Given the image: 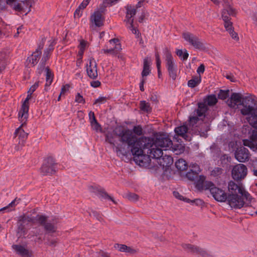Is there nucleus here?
I'll return each mask as SVG.
<instances>
[{
    "mask_svg": "<svg viewBox=\"0 0 257 257\" xmlns=\"http://www.w3.org/2000/svg\"><path fill=\"white\" fill-rule=\"evenodd\" d=\"M90 125L92 128L96 132H98V131L101 132L102 131L101 125L98 122L97 120L91 122Z\"/></svg>",
    "mask_w": 257,
    "mask_h": 257,
    "instance_id": "50",
    "label": "nucleus"
},
{
    "mask_svg": "<svg viewBox=\"0 0 257 257\" xmlns=\"http://www.w3.org/2000/svg\"><path fill=\"white\" fill-rule=\"evenodd\" d=\"M89 215L91 216L92 215L93 217H95L97 220H98L99 221H102L103 219L102 217V215L98 212L92 210L91 211V213H89Z\"/></svg>",
    "mask_w": 257,
    "mask_h": 257,
    "instance_id": "48",
    "label": "nucleus"
},
{
    "mask_svg": "<svg viewBox=\"0 0 257 257\" xmlns=\"http://www.w3.org/2000/svg\"><path fill=\"white\" fill-rule=\"evenodd\" d=\"M243 97L241 93H232L229 99L227 101L228 105L230 107H234L237 103L241 104Z\"/></svg>",
    "mask_w": 257,
    "mask_h": 257,
    "instance_id": "20",
    "label": "nucleus"
},
{
    "mask_svg": "<svg viewBox=\"0 0 257 257\" xmlns=\"http://www.w3.org/2000/svg\"><path fill=\"white\" fill-rule=\"evenodd\" d=\"M205 179L206 177L204 175H200L199 176V179H198L195 183V187L198 190L202 191L203 190H209V189H206V186L207 183L209 181H205Z\"/></svg>",
    "mask_w": 257,
    "mask_h": 257,
    "instance_id": "25",
    "label": "nucleus"
},
{
    "mask_svg": "<svg viewBox=\"0 0 257 257\" xmlns=\"http://www.w3.org/2000/svg\"><path fill=\"white\" fill-rule=\"evenodd\" d=\"M173 145L171 147V149L175 153L176 155H179L183 153L185 150V146L184 144L181 143L178 137L174 136L173 138Z\"/></svg>",
    "mask_w": 257,
    "mask_h": 257,
    "instance_id": "17",
    "label": "nucleus"
},
{
    "mask_svg": "<svg viewBox=\"0 0 257 257\" xmlns=\"http://www.w3.org/2000/svg\"><path fill=\"white\" fill-rule=\"evenodd\" d=\"M195 254H199L202 257H209V254L203 248L197 246Z\"/></svg>",
    "mask_w": 257,
    "mask_h": 257,
    "instance_id": "45",
    "label": "nucleus"
},
{
    "mask_svg": "<svg viewBox=\"0 0 257 257\" xmlns=\"http://www.w3.org/2000/svg\"><path fill=\"white\" fill-rule=\"evenodd\" d=\"M26 119H25L24 121V123H22L21 126H20L18 128H17L15 132V137H18L19 140V144L21 145V146H24L25 144L26 140L27 139L29 134L25 132L23 128V126L24 125Z\"/></svg>",
    "mask_w": 257,
    "mask_h": 257,
    "instance_id": "16",
    "label": "nucleus"
},
{
    "mask_svg": "<svg viewBox=\"0 0 257 257\" xmlns=\"http://www.w3.org/2000/svg\"><path fill=\"white\" fill-rule=\"evenodd\" d=\"M109 42L111 44H115V46L113 48L115 54H117L121 50V46L119 42V40L117 38H113L109 41Z\"/></svg>",
    "mask_w": 257,
    "mask_h": 257,
    "instance_id": "36",
    "label": "nucleus"
},
{
    "mask_svg": "<svg viewBox=\"0 0 257 257\" xmlns=\"http://www.w3.org/2000/svg\"><path fill=\"white\" fill-rule=\"evenodd\" d=\"M116 246H117V247L118 248L119 251L121 252L130 253H134L136 252L134 249L124 244H119L117 243L114 245V247H116Z\"/></svg>",
    "mask_w": 257,
    "mask_h": 257,
    "instance_id": "37",
    "label": "nucleus"
},
{
    "mask_svg": "<svg viewBox=\"0 0 257 257\" xmlns=\"http://www.w3.org/2000/svg\"><path fill=\"white\" fill-rule=\"evenodd\" d=\"M235 159L239 162H245L248 161L250 157L247 149L242 147L238 149L234 153Z\"/></svg>",
    "mask_w": 257,
    "mask_h": 257,
    "instance_id": "13",
    "label": "nucleus"
},
{
    "mask_svg": "<svg viewBox=\"0 0 257 257\" xmlns=\"http://www.w3.org/2000/svg\"><path fill=\"white\" fill-rule=\"evenodd\" d=\"M70 85L68 84L63 85L60 92V95H64L65 93L69 90Z\"/></svg>",
    "mask_w": 257,
    "mask_h": 257,
    "instance_id": "63",
    "label": "nucleus"
},
{
    "mask_svg": "<svg viewBox=\"0 0 257 257\" xmlns=\"http://www.w3.org/2000/svg\"><path fill=\"white\" fill-rule=\"evenodd\" d=\"M105 141L115 149L117 156L123 158L131 154L136 163H142V160L140 159L143 157V149L150 141L146 137L138 139L132 130L122 126L116 128L112 132L106 133Z\"/></svg>",
    "mask_w": 257,
    "mask_h": 257,
    "instance_id": "1",
    "label": "nucleus"
},
{
    "mask_svg": "<svg viewBox=\"0 0 257 257\" xmlns=\"http://www.w3.org/2000/svg\"><path fill=\"white\" fill-rule=\"evenodd\" d=\"M39 81H37L36 82L34 85H33L29 89V90H28V92L27 93H32L36 90V89L39 86Z\"/></svg>",
    "mask_w": 257,
    "mask_h": 257,
    "instance_id": "60",
    "label": "nucleus"
},
{
    "mask_svg": "<svg viewBox=\"0 0 257 257\" xmlns=\"http://www.w3.org/2000/svg\"><path fill=\"white\" fill-rule=\"evenodd\" d=\"M86 72L88 76L92 79H95L97 77V63L94 59L89 60V64L86 65Z\"/></svg>",
    "mask_w": 257,
    "mask_h": 257,
    "instance_id": "14",
    "label": "nucleus"
},
{
    "mask_svg": "<svg viewBox=\"0 0 257 257\" xmlns=\"http://www.w3.org/2000/svg\"><path fill=\"white\" fill-rule=\"evenodd\" d=\"M186 176L188 180L194 181L198 177V174L196 172L191 170L186 174Z\"/></svg>",
    "mask_w": 257,
    "mask_h": 257,
    "instance_id": "43",
    "label": "nucleus"
},
{
    "mask_svg": "<svg viewBox=\"0 0 257 257\" xmlns=\"http://www.w3.org/2000/svg\"><path fill=\"white\" fill-rule=\"evenodd\" d=\"M126 14L134 18V16L136 14L137 10L134 6L131 5H127L126 7Z\"/></svg>",
    "mask_w": 257,
    "mask_h": 257,
    "instance_id": "44",
    "label": "nucleus"
},
{
    "mask_svg": "<svg viewBox=\"0 0 257 257\" xmlns=\"http://www.w3.org/2000/svg\"><path fill=\"white\" fill-rule=\"evenodd\" d=\"M199 120V118L196 116H190L189 117L190 123L192 125H194L195 124H196Z\"/></svg>",
    "mask_w": 257,
    "mask_h": 257,
    "instance_id": "62",
    "label": "nucleus"
},
{
    "mask_svg": "<svg viewBox=\"0 0 257 257\" xmlns=\"http://www.w3.org/2000/svg\"><path fill=\"white\" fill-rule=\"evenodd\" d=\"M46 62H43L41 60L40 63H39L37 68V72L39 74H41L44 70H46Z\"/></svg>",
    "mask_w": 257,
    "mask_h": 257,
    "instance_id": "51",
    "label": "nucleus"
},
{
    "mask_svg": "<svg viewBox=\"0 0 257 257\" xmlns=\"http://www.w3.org/2000/svg\"><path fill=\"white\" fill-rule=\"evenodd\" d=\"M11 8L15 11L18 12H22L23 10V7L20 3H15Z\"/></svg>",
    "mask_w": 257,
    "mask_h": 257,
    "instance_id": "56",
    "label": "nucleus"
},
{
    "mask_svg": "<svg viewBox=\"0 0 257 257\" xmlns=\"http://www.w3.org/2000/svg\"><path fill=\"white\" fill-rule=\"evenodd\" d=\"M56 165L55 159L52 157L49 156L44 159L40 168V172L43 176H51L56 172Z\"/></svg>",
    "mask_w": 257,
    "mask_h": 257,
    "instance_id": "5",
    "label": "nucleus"
},
{
    "mask_svg": "<svg viewBox=\"0 0 257 257\" xmlns=\"http://www.w3.org/2000/svg\"><path fill=\"white\" fill-rule=\"evenodd\" d=\"M126 198L131 201H136L139 199V196L134 193H128L126 194Z\"/></svg>",
    "mask_w": 257,
    "mask_h": 257,
    "instance_id": "52",
    "label": "nucleus"
},
{
    "mask_svg": "<svg viewBox=\"0 0 257 257\" xmlns=\"http://www.w3.org/2000/svg\"><path fill=\"white\" fill-rule=\"evenodd\" d=\"M247 172V168L244 164H238L233 166L231 171V176L234 180L240 181L246 177Z\"/></svg>",
    "mask_w": 257,
    "mask_h": 257,
    "instance_id": "10",
    "label": "nucleus"
},
{
    "mask_svg": "<svg viewBox=\"0 0 257 257\" xmlns=\"http://www.w3.org/2000/svg\"><path fill=\"white\" fill-rule=\"evenodd\" d=\"M29 99H25V101L23 103L21 107V109L19 112V120L23 122L25 119H27L28 116V111L29 108Z\"/></svg>",
    "mask_w": 257,
    "mask_h": 257,
    "instance_id": "19",
    "label": "nucleus"
},
{
    "mask_svg": "<svg viewBox=\"0 0 257 257\" xmlns=\"http://www.w3.org/2000/svg\"><path fill=\"white\" fill-rule=\"evenodd\" d=\"M183 248L188 252L191 253H195L196 252V245L191 244H184L182 245Z\"/></svg>",
    "mask_w": 257,
    "mask_h": 257,
    "instance_id": "42",
    "label": "nucleus"
},
{
    "mask_svg": "<svg viewBox=\"0 0 257 257\" xmlns=\"http://www.w3.org/2000/svg\"><path fill=\"white\" fill-rule=\"evenodd\" d=\"M173 163V158L170 156L165 155L162 158L159 159L158 163L163 168L166 169L170 167Z\"/></svg>",
    "mask_w": 257,
    "mask_h": 257,
    "instance_id": "24",
    "label": "nucleus"
},
{
    "mask_svg": "<svg viewBox=\"0 0 257 257\" xmlns=\"http://www.w3.org/2000/svg\"><path fill=\"white\" fill-rule=\"evenodd\" d=\"M97 192L100 195L101 197L104 199L111 200L114 204H116V201L113 199L112 197L109 196L108 193L105 191L104 189H97Z\"/></svg>",
    "mask_w": 257,
    "mask_h": 257,
    "instance_id": "38",
    "label": "nucleus"
},
{
    "mask_svg": "<svg viewBox=\"0 0 257 257\" xmlns=\"http://www.w3.org/2000/svg\"><path fill=\"white\" fill-rule=\"evenodd\" d=\"M223 169L222 168L215 167L210 171V175L211 177H213L216 179H218L221 178V176L223 174Z\"/></svg>",
    "mask_w": 257,
    "mask_h": 257,
    "instance_id": "32",
    "label": "nucleus"
},
{
    "mask_svg": "<svg viewBox=\"0 0 257 257\" xmlns=\"http://www.w3.org/2000/svg\"><path fill=\"white\" fill-rule=\"evenodd\" d=\"M254 96L249 95L243 97L241 105L243 108L240 109L241 113L243 115H248V121L253 128L257 127V101Z\"/></svg>",
    "mask_w": 257,
    "mask_h": 257,
    "instance_id": "2",
    "label": "nucleus"
},
{
    "mask_svg": "<svg viewBox=\"0 0 257 257\" xmlns=\"http://www.w3.org/2000/svg\"><path fill=\"white\" fill-rule=\"evenodd\" d=\"M45 40L46 39L45 38H42L36 51L27 58L25 62L26 67H34L38 63L42 54L41 50L44 47Z\"/></svg>",
    "mask_w": 257,
    "mask_h": 257,
    "instance_id": "7",
    "label": "nucleus"
},
{
    "mask_svg": "<svg viewBox=\"0 0 257 257\" xmlns=\"http://www.w3.org/2000/svg\"><path fill=\"white\" fill-rule=\"evenodd\" d=\"M133 134L138 136H141L143 134V128L140 125L134 126L132 130Z\"/></svg>",
    "mask_w": 257,
    "mask_h": 257,
    "instance_id": "46",
    "label": "nucleus"
},
{
    "mask_svg": "<svg viewBox=\"0 0 257 257\" xmlns=\"http://www.w3.org/2000/svg\"><path fill=\"white\" fill-rule=\"evenodd\" d=\"M13 248L16 251L17 253L23 257H32V253L29 250L21 245L14 244Z\"/></svg>",
    "mask_w": 257,
    "mask_h": 257,
    "instance_id": "22",
    "label": "nucleus"
},
{
    "mask_svg": "<svg viewBox=\"0 0 257 257\" xmlns=\"http://www.w3.org/2000/svg\"><path fill=\"white\" fill-rule=\"evenodd\" d=\"M90 0H83V1L78 6L79 9L84 10L88 5Z\"/></svg>",
    "mask_w": 257,
    "mask_h": 257,
    "instance_id": "64",
    "label": "nucleus"
},
{
    "mask_svg": "<svg viewBox=\"0 0 257 257\" xmlns=\"http://www.w3.org/2000/svg\"><path fill=\"white\" fill-rule=\"evenodd\" d=\"M201 81L200 76L193 77L192 79L188 81V86L191 88H194L197 86Z\"/></svg>",
    "mask_w": 257,
    "mask_h": 257,
    "instance_id": "35",
    "label": "nucleus"
},
{
    "mask_svg": "<svg viewBox=\"0 0 257 257\" xmlns=\"http://www.w3.org/2000/svg\"><path fill=\"white\" fill-rule=\"evenodd\" d=\"M150 63L151 59L150 58L147 57L144 58L143 63V70L142 72V76L143 78L148 76L150 73Z\"/></svg>",
    "mask_w": 257,
    "mask_h": 257,
    "instance_id": "26",
    "label": "nucleus"
},
{
    "mask_svg": "<svg viewBox=\"0 0 257 257\" xmlns=\"http://www.w3.org/2000/svg\"><path fill=\"white\" fill-rule=\"evenodd\" d=\"M206 189H209L213 198L217 201L225 202L227 199V194L223 190L215 186L212 182L206 184Z\"/></svg>",
    "mask_w": 257,
    "mask_h": 257,
    "instance_id": "8",
    "label": "nucleus"
},
{
    "mask_svg": "<svg viewBox=\"0 0 257 257\" xmlns=\"http://www.w3.org/2000/svg\"><path fill=\"white\" fill-rule=\"evenodd\" d=\"M44 229L47 233H54L56 231L57 227L53 224L50 222H47L44 226Z\"/></svg>",
    "mask_w": 257,
    "mask_h": 257,
    "instance_id": "39",
    "label": "nucleus"
},
{
    "mask_svg": "<svg viewBox=\"0 0 257 257\" xmlns=\"http://www.w3.org/2000/svg\"><path fill=\"white\" fill-rule=\"evenodd\" d=\"M124 22L126 23H129L130 26H133V24L134 23V18L126 13L125 19L124 20Z\"/></svg>",
    "mask_w": 257,
    "mask_h": 257,
    "instance_id": "57",
    "label": "nucleus"
},
{
    "mask_svg": "<svg viewBox=\"0 0 257 257\" xmlns=\"http://www.w3.org/2000/svg\"><path fill=\"white\" fill-rule=\"evenodd\" d=\"M241 192V193H240V194L241 195V197H243L246 201H248L250 202L252 199V197L249 193L246 191L243 188H242Z\"/></svg>",
    "mask_w": 257,
    "mask_h": 257,
    "instance_id": "49",
    "label": "nucleus"
},
{
    "mask_svg": "<svg viewBox=\"0 0 257 257\" xmlns=\"http://www.w3.org/2000/svg\"><path fill=\"white\" fill-rule=\"evenodd\" d=\"M9 54V52L7 50H3L0 51V68L1 69L5 68Z\"/></svg>",
    "mask_w": 257,
    "mask_h": 257,
    "instance_id": "28",
    "label": "nucleus"
},
{
    "mask_svg": "<svg viewBox=\"0 0 257 257\" xmlns=\"http://www.w3.org/2000/svg\"><path fill=\"white\" fill-rule=\"evenodd\" d=\"M242 186L236 184L233 181H230L228 183V195L238 194L241 193Z\"/></svg>",
    "mask_w": 257,
    "mask_h": 257,
    "instance_id": "23",
    "label": "nucleus"
},
{
    "mask_svg": "<svg viewBox=\"0 0 257 257\" xmlns=\"http://www.w3.org/2000/svg\"><path fill=\"white\" fill-rule=\"evenodd\" d=\"M47 219V217L44 215H39L37 216V220L39 222L40 225H42L43 227L46 225L47 223L46 222Z\"/></svg>",
    "mask_w": 257,
    "mask_h": 257,
    "instance_id": "47",
    "label": "nucleus"
},
{
    "mask_svg": "<svg viewBox=\"0 0 257 257\" xmlns=\"http://www.w3.org/2000/svg\"><path fill=\"white\" fill-rule=\"evenodd\" d=\"M143 157H142V163L138 162L136 163L140 166H146L148 164L149 161H151L150 158L156 159L158 161H159V159L162 158L163 157V151L162 149L158 148V147H155L154 146L152 147H144L143 149Z\"/></svg>",
    "mask_w": 257,
    "mask_h": 257,
    "instance_id": "3",
    "label": "nucleus"
},
{
    "mask_svg": "<svg viewBox=\"0 0 257 257\" xmlns=\"http://www.w3.org/2000/svg\"><path fill=\"white\" fill-rule=\"evenodd\" d=\"M175 166L178 171H183L187 169L188 165L183 159H180L175 162Z\"/></svg>",
    "mask_w": 257,
    "mask_h": 257,
    "instance_id": "33",
    "label": "nucleus"
},
{
    "mask_svg": "<svg viewBox=\"0 0 257 257\" xmlns=\"http://www.w3.org/2000/svg\"><path fill=\"white\" fill-rule=\"evenodd\" d=\"M165 55L166 66L169 76L175 80L177 77V66L173 61V57L171 51L168 48L164 49Z\"/></svg>",
    "mask_w": 257,
    "mask_h": 257,
    "instance_id": "6",
    "label": "nucleus"
},
{
    "mask_svg": "<svg viewBox=\"0 0 257 257\" xmlns=\"http://www.w3.org/2000/svg\"><path fill=\"white\" fill-rule=\"evenodd\" d=\"M155 58L156 60V66L158 71V77L161 78V76L162 75V73L161 71V61L158 52L155 53Z\"/></svg>",
    "mask_w": 257,
    "mask_h": 257,
    "instance_id": "40",
    "label": "nucleus"
},
{
    "mask_svg": "<svg viewBox=\"0 0 257 257\" xmlns=\"http://www.w3.org/2000/svg\"><path fill=\"white\" fill-rule=\"evenodd\" d=\"M256 130H254L252 132V134L250 137V139L252 142H256L257 141V127L254 128Z\"/></svg>",
    "mask_w": 257,
    "mask_h": 257,
    "instance_id": "58",
    "label": "nucleus"
},
{
    "mask_svg": "<svg viewBox=\"0 0 257 257\" xmlns=\"http://www.w3.org/2000/svg\"><path fill=\"white\" fill-rule=\"evenodd\" d=\"M107 99V98L106 97H99L95 100L94 102L93 103V104H95L98 103H104L106 101Z\"/></svg>",
    "mask_w": 257,
    "mask_h": 257,
    "instance_id": "59",
    "label": "nucleus"
},
{
    "mask_svg": "<svg viewBox=\"0 0 257 257\" xmlns=\"http://www.w3.org/2000/svg\"><path fill=\"white\" fill-rule=\"evenodd\" d=\"M229 95V90L220 89L218 93V98L221 100H224L228 97Z\"/></svg>",
    "mask_w": 257,
    "mask_h": 257,
    "instance_id": "41",
    "label": "nucleus"
},
{
    "mask_svg": "<svg viewBox=\"0 0 257 257\" xmlns=\"http://www.w3.org/2000/svg\"><path fill=\"white\" fill-rule=\"evenodd\" d=\"M75 102L79 103L84 104L85 103V99L79 93H77L75 96Z\"/></svg>",
    "mask_w": 257,
    "mask_h": 257,
    "instance_id": "54",
    "label": "nucleus"
},
{
    "mask_svg": "<svg viewBox=\"0 0 257 257\" xmlns=\"http://www.w3.org/2000/svg\"><path fill=\"white\" fill-rule=\"evenodd\" d=\"M140 109L144 112L150 113L152 111V108L149 102L142 100L140 102Z\"/></svg>",
    "mask_w": 257,
    "mask_h": 257,
    "instance_id": "30",
    "label": "nucleus"
},
{
    "mask_svg": "<svg viewBox=\"0 0 257 257\" xmlns=\"http://www.w3.org/2000/svg\"><path fill=\"white\" fill-rule=\"evenodd\" d=\"M46 84L45 87L49 86L51 84L53 80L54 75L51 69L49 67L46 68Z\"/></svg>",
    "mask_w": 257,
    "mask_h": 257,
    "instance_id": "31",
    "label": "nucleus"
},
{
    "mask_svg": "<svg viewBox=\"0 0 257 257\" xmlns=\"http://www.w3.org/2000/svg\"><path fill=\"white\" fill-rule=\"evenodd\" d=\"M47 241L45 243L51 246H56L58 243L57 239H51L49 237L46 238Z\"/></svg>",
    "mask_w": 257,
    "mask_h": 257,
    "instance_id": "53",
    "label": "nucleus"
},
{
    "mask_svg": "<svg viewBox=\"0 0 257 257\" xmlns=\"http://www.w3.org/2000/svg\"><path fill=\"white\" fill-rule=\"evenodd\" d=\"M235 14V10L232 7L224 8L221 13V17L224 24H229L230 21V16H234Z\"/></svg>",
    "mask_w": 257,
    "mask_h": 257,
    "instance_id": "21",
    "label": "nucleus"
},
{
    "mask_svg": "<svg viewBox=\"0 0 257 257\" xmlns=\"http://www.w3.org/2000/svg\"><path fill=\"white\" fill-rule=\"evenodd\" d=\"M226 200L231 207L235 209H240L244 205L243 198L238 194L228 195Z\"/></svg>",
    "mask_w": 257,
    "mask_h": 257,
    "instance_id": "12",
    "label": "nucleus"
},
{
    "mask_svg": "<svg viewBox=\"0 0 257 257\" xmlns=\"http://www.w3.org/2000/svg\"><path fill=\"white\" fill-rule=\"evenodd\" d=\"M183 37L195 49L201 50H204L206 49L204 43L196 35L189 32H186L183 34Z\"/></svg>",
    "mask_w": 257,
    "mask_h": 257,
    "instance_id": "9",
    "label": "nucleus"
},
{
    "mask_svg": "<svg viewBox=\"0 0 257 257\" xmlns=\"http://www.w3.org/2000/svg\"><path fill=\"white\" fill-rule=\"evenodd\" d=\"M204 102L208 106H213L217 102V98L215 94L208 95L204 99Z\"/></svg>",
    "mask_w": 257,
    "mask_h": 257,
    "instance_id": "34",
    "label": "nucleus"
},
{
    "mask_svg": "<svg viewBox=\"0 0 257 257\" xmlns=\"http://www.w3.org/2000/svg\"><path fill=\"white\" fill-rule=\"evenodd\" d=\"M249 164H251V170L253 172V175L255 176H257V170H255V167L254 165H257V161H251L249 163Z\"/></svg>",
    "mask_w": 257,
    "mask_h": 257,
    "instance_id": "55",
    "label": "nucleus"
},
{
    "mask_svg": "<svg viewBox=\"0 0 257 257\" xmlns=\"http://www.w3.org/2000/svg\"><path fill=\"white\" fill-rule=\"evenodd\" d=\"M174 131L178 137V136H181L187 141H191L192 135H190V133L188 132V126L186 124L176 127Z\"/></svg>",
    "mask_w": 257,
    "mask_h": 257,
    "instance_id": "15",
    "label": "nucleus"
},
{
    "mask_svg": "<svg viewBox=\"0 0 257 257\" xmlns=\"http://www.w3.org/2000/svg\"><path fill=\"white\" fill-rule=\"evenodd\" d=\"M224 28L226 31L228 32L232 38L236 41L239 40V37L237 33L234 32L232 23L229 22V24H224Z\"/></svg>",
    "mask_w": 257,
    "mask_h": 257,
    "instance_id": "27",
    "label": "nucleus"
},
{
    "mask_svg": "<svg viewBox=\"0 0 257 257\" xmlns=\"http://www.w3.org/2000/svg\"><path fill=\"white\" fill-rule=\"evenodd\" d=\"M147 138L150 141L149 144L146 145V147H160L165 148V150L171 149L173 145V141L166 134H159L155 136L154 138Z\"/></svg>",
    "mask_w": 257,
    "mask_h": 257,
    "instance_id": "4",
    "label": "nucleus"
},
{
    "mask_svg": "<svg viewBox=\"0 0 257 257\" xmlns=\"http://www.w3.org/2000/svg\"><path fill=\"white\" fill-rule=\"evenodd\" d=\"M231 160V157L228 154H223L219 157L220 165L222 167H227Z\"/></svg>",
    "mask_w": 257,
    "mask_h": 257,
    "instance_id": "29",
    "label": "nucleus"
},
{
    "mask_svg": "<svg viewBox=\"0 0 257 257\" xmlns=\"http://www.w3.org/2000/svg\"><path fill=\"white\" fill-rule=\"evenodd\" d=\"M207 105V104L205 102L204 103H203V102L199 103H198V109H200L205 112L208 109Z\"/></svg>",
    "mask_w": 257,
    "mask_h": 257,
    "instance_id": "61",
    "label": "nucleus"
},
{
    "mask_svg": "<svg viewBox=\"0 0 257 257\" xmlns=\"http://www.w3.org/2000/svg\"><path fill=\"white\" fill-rule=\"evenodd\" d=\"M90 20L96 27H100L103 25L104 18L99 12L94 11L90 16Z\"/></svg>",
    "mask_w": 257,
    "mask_h": 257,
    "instance_id": "18",
    "label": "nucleus"
},
{
    "mask_svg": "<svg viewBox=\"0 0 257 257\" xmlns=\"http://www.w3.org/2000/svg\"><path fill=\"white\" fill-rule=\"evenodd\" d=\"M32 222H33V219L31 217L25 215L20 216L17 223V233H20V236L25 235L26 234V226Z\"/></svg>",
    "mask_w": 257,
    "mask_h": 257,
    "instance_id": "11",
    "label": "nucleus"
}]
</instances>
